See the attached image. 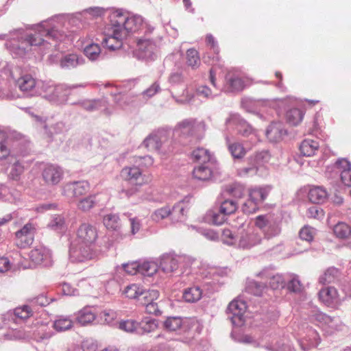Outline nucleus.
I'll list each match as a JSON object with an SVG mask.
<instances>
[{
	"mask_svg": "<svg viewBox=\"0 0 351 351\" xmlns=\"http://www.w3.org/2000/svg\"><path fill=\"white\" fill-rule=\"evenodd\" d=\"M110 19L112 23L121 31V35L128 36L129 33L137 32L143 25V18L138 15H131L121 10L111 13Z\"/></svg>",
	"mask_w": 351,
	"mask_h": 351,
	"instance_id": "f257e3e1",
	"label": "nucleus"
},
{
	"mask_svg": "<svg viewBox=\"0 0 351 351\" xmlns=\"http://www.w3.org/2000/svg\"><path fill=\"white\" fill-rule=\"evenodd\" d=\"M120 176L122 180L132 186L129 189L123 190V193L128 197L137 193L141 186L149 182L146 176L143 174L142 171L136 166L123 167L120 172Z\"/></svg>",
	"mask_w": 351,
	"mask_h": 351,
	"instance_id": "f03ea898",
	"label": "nucleus"
},
{
	"mask_svg": "<svg viewBox=\"0 0 351 351\" xmlns=\"http://www.w3.org/2000/svg\"><path fill=\"white\" fill-rule=\"evenodd\" d=\"M62 37V33L55 28L47 29L43 26H38L33 33L27 34L23 38L22 44H26L28 46H40L44 45L48 40H61Z\"/></svg>",
	"mask_w": 351,
	"mask_h": 351,
	"instance_id": "7ed1b4c3",
	"label": "nucleus"
},
{
	"mask_svg": "<svg viewBox=\"0 0 351 351\" xmlns=\"http://www.w3.org/2000/svg\"><path fill=\"white\" fill-rule=\"evenodd\" d=\"M94 245L79 242L70 250V258L73 262H85L97 256Z\"/></svg>",
	"mask_w": 351,
	"mask_h": 351,
	"instance_id": "20e7f679",
	"label": "nucleus"
},
{
	"mask_svg": "<svg viewBox=\"0 0 351 351\" xmlns=\"http://www.w3.org/2000/svg\"><path fill=\"white\" fill-rule=\"evenodd\" d=\"M64 170L57 165L48 164L42 170L41 176L47 186L58 185L64 178Z\"/></svg>",
	"mask_w": 351,
	"mask_h": 351,
	"instance_id": "39448f33",
	"label": "nucleus"
},
{
	"mask_svg": "<svg viewBox=\"0 0 351 351\" xmlns=\"http://www.w3.org/2000/svg\"><path fill=\"white\" fill-rule=\"evenodd\" d=\"M120 29L110 21L104 32V38L103 43L110 49H116L121 47L122 41L126 37L121 35Z\"/></svg>",
	"mask_w": 351,
	"mask_h": 351,
	"instance_id": "423d86ee",
	"label": "nucleus"
},
{
	"mask_svg": "<svg viewBox=\"0 0 351 351\" xmlns=\"http://www.w3.org/2000/svg\"><path fill=\"white\" fill-rule=\"evenodd\" d=\"M36 228L32 223H27L16 232V243L17 246L25 248L32 244L34 238Z\"/></svg>",
	"mask_w": 351,
	"mask_h": 351,
	"instance_id": "0eeeda50",
	"label": "nucleus"
},
{
	"mask_svg": "<svg viewBox=\"0 0 351 351\" xmlns=\"http://www.w3.org/2000/svg\"><path fill=\"white\" fill-rule=\"evenodd\" d=\"M319 298L322 302L330 307H337L343 300L338 291L334 287H326L319 291Z\"/></svg>",
	"mask_w": 351,
	"mask_h": 351,
	"instance_id": "6e6552de",
	"label": "nucleus"
},
{
	"mask_svg": "<svg viewBox=\"0 0 351 351\" xmlns=\"http://www.w3.org/2000/svg\"><path fill=\"white\" fill-rule=\"evenodd\" d=\"M77 239L79 242L94 245L98 234L97 228L89 223H82L77 230Z\"/></svg>",
	"mask_w": 351,
	"mask_h": 351,
	"instance_id": "1a4fd4ad",
	"label": "nucleus"
},
{
	"mask_svg": "<svg viewBox=\"0 0 351 351\" xmlns=\"http://www.w3.org/2000/svg\"><path fill=\"white\" fill-rule=\"evenodd\" d=\"M16 86L24 93H31L36 86V80L31 74L23 73L15 81Z\"/></svg>",
	"mask_w": 351,
	"mask_h": 351,
	"instance_id": "9d476101",
	"label": "nucleus"
},
{
	"mask_svg": "<svg viewBox=\"0 0 351 351\" xmlns=\"http://www.w3.org/2000/svg\"><path fill=\"white\" fill-rule=\"evenodd\" d=\"M247 309L246 303L241 300H234L228 306V312L232 314V319L235 322V319H238L239 321L242 320V317Z\"/></svg>",
	"mask_w": 351,
	"mask_h": 351,
	"instance_id": "9b49d317",
	"label": "nucleus"
},
{
	"mask_svg": "<svg viewBox=\"0 0 351 351\" xmlns=\"http://www.w3.org/2000/svg\"><path fill=\"white\" fill-rule=\"evenodd\" d=\"M90 186L87 182H74L68 183L64 186V191L66 193L68 191H71L73 195L75 197H80L86 195L89 191Z\"/></svg>",
	"mask_w": 351,
	"mask_h": 351,
	"instance_id": "f8f14e48",
	"label": "nucleus"
},
{
	"mask_svg": "<svg viewBox=\"0 0 351 351\" xmlns=\"http://www.w3.org/2000/svg\"><path fill=\"white\" fill-rule=\"evenodd\" d=\"M96 312L91 307H84L75 314V320L81 326L91 324L96 318Z\"/></svg>",
	"mask_w": 351,
	"mask_h": 351,
	"instance_id": "ddd939ff",
	"label": "nucleus"
},
{
	"mask_svg": "<svg viewBox=\"0 0 351 351\" xmlns=\"http://www.w3.org/2000/svg\"><path fill=\"white\" fill-rule=\"evenodd\" d=\"M337 168L341 172V179L342 182L351 186V164L346 159H340L336 162Z\"/></svg>",
	"mask_w": 351,
	"mask_h": 351,
	"instance_id": "4468645a",
	"label": "nucleus"
},
{
	"mask_svg": "<svg viewBox=\"0 0 351 351\" xmlns=\"http://www.w3.org/2000/svg\"><path fill=\"white\" fill-rule=\"evenodd\" d=\"M287 134L281 123H272L267 130L266 136L271 142H278L282 140Z\"/></svg>",
	"mask_w": 351,
	"mask_h": 351,
	"instance_id": "2eb2a0df",
	"label": "nucleus"
},
{
	"mask_svg": "<svg viewBox=\"0 0 351 351\" xmlns=\"http://www.w3.org/2000/svg\"><path fill=\"white\" fill-rule=\"evenodd\" d=\"M269 158V154L267 152H261L259 153H256L253 156H251L249 158V160L250 163L253 165L252 167L249 168H243L240 169L239 174L241 176H245L248 174L250 172H256V165L261 163L262 162L267 160Z\"/></svg>",
	"mask_w": 351,
	"mask_h": 351,
	"instance_id": "dca6fc26",
	"label": "nucleus"
},
{
	"mask_svg": "<svg viewBox=\"0 0 351 351\" xmlns=\"http://www.w3.org/2000/svg\"><path fill=\"white\" fill-rule=\"evenodd\" d=\"M319 147V143L311 139L304 140L300 146V153L304 156L311 157L315 155Z\"/></svg>",
	"mask_w": 351,
	"mask_h": 351,
	"instance_id": "f3484780",
	"label": "nucleus"
},
{
	"mask_svg": "<svg viewBox=\"0 0 351 351\" xmlns=\"http://www.w3.org/2000/svg\"><path fill=\"white\" fill-rule=\"evenodd\" d=\"M261 236L256 232L245 234L239 240V246L243 248H250L261 242Z\"/></svg>",
	"mask_w": 351,
	"mask_h": 351,
	"instance_id": "a211bd4d",
	"label": "nucleus"
},
{
	"mask_svg": "<svg viewBox=\"0 0 351 351\" xmlns=\"http://www.w3.org/2000/svg\"><path fill=\"white\" fill-rule=\"evenodd\" d=\"M138 50L144 53V57H149L156 48V44L150 38L144 36L137 40Z\"/></svg>",
	"mask_w": 351,
	"mask_h": 351,
	"instance_id": "6ab92c4d",
	"label": "nucleus"
},
{
	"mask_svg": "<svg viewBox=\"0 0 351 351\" xmlns=\"http://www.w3.org/2000/svg\"><path fill=\"white\" fill-rule=\"evenodd\" d=\"M304 113V110L302 108H290L286 113L287 121L292 125H297L302 122Z\"/></svg>",
	"mask_w": 351,
	"mask_h": 351,
	"instance_id": "aec40b11",
	"label": "nucleus"
},
{
	"mask_svg": "<svg viewBox=\"0 0 351 351\" xmlns=\"http://www.w3.org/2000/svg\"><path fill=\"white\" fill-rule=\"evenodd\" d=\"M328 197L326 191L320 186H313L308 192L310 201L315 204L324 202Z\"/></svg>",
	"mask_w": 351,
	"mask_h": 351,
	"instance_id": "412c9836",
	"label": "nucleus"
},
{
	"mask_svg": "<svg viewBox=\"0 0 351 351\" xmlns=\"http://www.w3.org/2000/svg\"><path fill=\"white\" fill-rule=\"evenodd\" d=\"M160 267L165 273H171L178 268V261L173 256L165 254L160 258Z\"/></svg>",
	"mask_w": 351,
	"mask_h": 351,
	"instance_id": "4be33fe9",
	"label": "nucleus"
},
{
	"mask_svg": "<svg viewBox=\"0 0 351 351\" xmlns=\"http://www.w3.org/2000/svg\"><path fill=\"white\" fill-rule=\"evenodd\" d=\"M29 256L33 265H37L49 258V253L44 248H35L30 251Z\"/></svg>",
	"mask_w": 351,
	"mask_h": 351,
	"instance_id": "5701e85b",
	"label": "nucleus"
},
{
	"mask_svg": "<svg viewBox=\"0 0 351 351\" xmlns=\"http://www.w3.org/2000/svg\"><path fill=\"white\" fill-rule=\"evenodd\" d=\"M189 209V204L184 202H179L176 204L172 210V214L178 221H182L184 219L185 216Z\"/></svg>",
	"mask_w": 351,
	"mask_h": 351,
	"instance_id": "b1692460",
	"label": "nucleus"
},
{
	"mask_svg": "<svg viewBox=\"0 0 351 351\" xmlns=\"http://www.w3.org/2000/svg\"><path fill=\"white\" fill-rule=\"evenodd\" d=\"M226 141L228 150L234 158L240 159L245 156L247 151L241 143L237 142L230 143L228 138Z\"/></svg>",
	"mask_w": 351,
	"mask_h": 351,
	"instance_id": "393cba45",
	"label": "nucleus"
},
{
	"mask_svg": "<svg viewBox=\"0 0 351 351\" xmlns=\"http://www.w3.org/2000/svg\"><path fill=\"white\" fill-rule=\"evenodd\" d=\"M202 295V291L198 287H191L184 290L183 298L187 302H196Z\"/></svg>",
	"mask_w": 351,
	"mask_h": 351,
	"instance_id": "a878e982",
	"label": "nucleus"
},
{
	"mask_svg": "<svg viewBox=\"0 0 351 351\" xmlns=\"http://www.w3.org/2000/svg\"><path fill=\"white\" fill-rule=\"evenodd\" d=\"M103 223L105 227L110 230H118L121 227V220L116 214H108L104 217Z\"/></svg>",
	"mask_w": 351,
	"mask_h": 351,
	"instance_id": "bb28decb",
	"label": "nucleus"
},
{
	"mask_svg": "<svg viewBox=\"0 0 351 351\" xmlns=\"http://www.w3.org/2000/svg\"><path fill=\"white\" fill-rule=\"evenodd\" d=\"M143 293V287L137 284L128 285L123 291V294L129 299H136Z\"/></svg>",
	"mask_w": 351,
	"mask_h": 351,
	"instance_id": "cd10ccee",
	"label": "nucleus"
},
{
	"mask_svg": "<svg viewBox=\"0 0 351 351\" xmlns=\"http://www.w3.org/2000/svg\"><path fill=\"white\" fill-rule=\"evenodd\" d=\"M172 214V210L169 206H165L156 209L151 215V219L155 222H160L167 219Z\"/></svg>",
	"mask_w": 351,
	"mask_h": 351,
	"instance_id": "c85d7f7f",
	"label": "nucleus"
},
{
	"mask_svg": "<svg viewBox=\"0 0 351 351\" xmlns=\"http://www.w3.org/2000/svg\"><path fill=\"white\" fill-rule=\"evenodd\" d=\"M73 321L66 317L61 316L56 319L53 324V328L58 332H63L73 327Z\"/></svg>",
	"mask_w": 351,
	"mask_h": 351,
	"instance_id": "c756f323",
	"label": "nucleus"
},
{
	"mask_svg": "<svg viewBox=\"0 0 351 351\" xmlns=\"http://www.w3.org/2000/svg\"><path fill=\"white\" fill-rule=\"evenodd\" d=\"M193 177L199 180H208L213 176L212 170L206 166H198L193 169Z\"/></svg>",
	"mask_w": 351,
	"mask_h": 351,
	"instance_id": "7c9ffc66",
	"label": "nucleus"
},
{
	"mask_svg": "<svg viewBox=\"0 0 351 351\" xmlns=\"http://www.w3.org/2000/svg\"><path fill=\"white\" fill-rule=\"evenodd\" d=\"M158 328L157 322L154 319H145L138 326V334L148 333L154 331Z\"/></svg>",
	"mask_w": 351,
	"mask_h": 351,
	"instance_id": "2f4dec72",
	"label": "nucleus"
},
{
	"mask_svg": "<svg viewBox=\"0 0 351 351\" xmlns=\"http://www.w3.org/2000/svg\"><path fill=\"white\" fill-rule=\"evenodd\" d=\"M268 195L266 189H253L250 191L249 199L258 205L263 202Z\"/></svg>",
	"mask_w": 351,
	"mask_h": 351,
	"instance_id": "473e14b6",
	"label": "nucleus"
},
{
	"mask_svg": "<svg viewBox=\"0 0 351 351\" xmlns=\"http://www.w3.org/2000/svg\"><path fill=\"white\" fill-rule=\"evenodd\" d=\"M158 269V266L154 261H145L140 263V273L144 276H152Z\"/></svg>",
	"mask_w": 351,
	"mask_h": 351,
	"instance_id": "72a5a7b5",
	"label": "nucleus"
},
{
	"mask_svg": "<svg viewBox=\"0 0 351 351\" xmlns=\"http://www.w3.org/2000/svg\"><path fill=\"white\" fill-rule=\"evenodd\" d=\"M79 64V58L76 54H68L60 60V66L63 69H71L77 66Z\"/></svg>",
	"mask_w": 351,
	"mask_h": 351,
	"instance_id": "f704fd0d",
	"label": "nucleus"
},
{
	"mask_svg": "<svg viewBox=\"0 0 351 351\" xmlns=\"http://www.w3.org/2000/svg\"><path fill=\"white\" fill-rule=\"evenodd\" d=\"M143 145L149 151H159L161 147V141L158 136L150 135L144 141Z\"/></svg>",
	"mask_w": 351,
	"mask_h": 351,
	"instance_id": "c9c22d12",
	"label": "nucleus"
},
{
	"mask_svg": "<svg viewBox=\"0 0 351 351\" xmlns=\"http://www.w3.org/2000/svg\"><path fill=\"white\" fill-rule=\"evenodd\" d=\"M245 87L243 80L238 76L230 77L228 79V90L229 91H241Z\"/></svg>",
	"mask_w": 351,
	"mask_h": 351,
	"instance_id": "e433bc0d",
	"label": "nucleus"
},
{
	"mask_svg": "<svg viewBox=\"0 0 351 351\" xmlns=\"http://www.w3.org/2000/svg\"><path fill=\"white\" fill-rule=\"evenodd\" d=\"M200 58L197 51L191 49L186 51V63L193 69H196L200 65Z\"/></svg>",
	"mask_w": 351,
	"mask_h": 351,
	"instance_id": "4c0bfd02",
	"label": "nucleus"
},
{
	"mask_svg": "<svg viewBox=\"0 0 351 351\" xmlns=\"http://www.w3.org/2000/svg\"><path fill=\"white\" fill-rule=\"evenodd\" d=\"M335 234L341 239L347 238L351 234L350 227L346 223H338L333 228Z\"/></svg>",
	"mask_w": 351,
	"mask_h": 351,
	"instance_id": "58836bf2",
	"label": "nucleus"
},
{
	"mask_svg": "<svg viewBox=\"0 0 351 351\" xmlns=\"http://www.w3.org/2000/svg\"><path fill=\"white\" fill-rule=\"evenodd\" d=\"M338 270L335 268L328 269L319 278V281L322 284H329L335 281L338 276Z\"/></svg>",
	"mask_w": 351,
	"mask_h": 351,
	"instance_id": "ea45409f",
	"label": "nucleus"
},
{
	"mask_svg": "<svg viewBox=\"0 0 351 351\" xmlns=\"http://www.w3.org/2000/svg\"><path fill=\"white\" fill-rule=\"evenodd\" d=\"M316 234V230L311 226H304L302 227L299 232L300 238L308 243L313 241L314 237Z\"/></svg>",
	"mask_w": 351,
	"mask_h": 351,
	"instance_id": "a19ab883",
	"label": "nucleus"
},
{
	"mask_svg": "<svg viewBox=\"0 0 351 351\" xmlns=\"http://www.w3.org/2000/svg\"><path fill=\"white\" fill-rule=\"evenodd\" d=\"M84 52L90 60H95L99 56L101 48L98 44L91 43L86 46Z\"/></svg>",
	"mask_w": 351,
	"mask_h": 351,
	"instance_id": "79ce46f5",
	"label": "nucleus"
},
{
	"mask_svg": "<svg viewBox=\"0 0 351 351\" xmlns=\"http://www.w3.org/2000/svg\"><path fill=\"white\" fill-rule=\"evenodd\" d=\"M237 208L238 206L236 202L227 199L221 204L220 212L225 215H228L234 213Z\"/></svg>",
	"mask_w": 351,
	"mask_h": 351,
	"instance_id": "37998d69",
	"label": "nucleus"
},
{
	"mask_svg": "<svg viewBox=\"0 0 351 351\" xmlns=\"http://www.w3.org/2000/svg\"><path fill=\"white\" fill-rule=\"evenodd\" d=\"M192 157L195 161L200 162H206L210 159L209 152L204 148H197L193 150Z\"/></svg>",
	"mask_w": 351,
	"mask_h": 351,
	"instance_id": "c03bdc74",
	"label": "nucleus"
},
{
	"mask_svg": "<svg viewBox=\"0 0 351 351\" xmlns=\"http://www.w3.org/2000/svg\"><path fill=\"white\" fill-rule=\"evenodd\" d=\"M95 196L90 195L81 199L77 204V208L82 211L86 212L93 208L95 205Z\"/></svg>",
	"mask_w": 351,
	"mask_h": 351,
	"instance_id": "a18cd8bd",
	"label": "nucleus"
},
{
	"mask_svg": "<svg viewBox=\"0 0 351 351\" xmlns=\"http://www.w3.org/2000/svg\"><path fill=\"white\" fill-rule=\"evenodd\" d=\"M138 323L134 320H125L120 322L119 324V328L127 332H134L138 333Z\"/></svg>",
	"mask_w": 351,
	"mask_h": 351,
	"instance_id": "49530a36",
	"label": "nucleus"
},
{
	"mask_svg": "<svg viewBox=\"0 0 351 351\" xmlns=\"http://www.w3.org/2000/svg\"><path fill=\"white\" fill-rule=\"evenodd\" d=\"M24 171V166L19 161L15 162L11 167L9 176L14 180H19Z\"/></svg>",
	"mask_w": 351,
	"mask_h": 351,
	"instance_id": "de8ad7c7",
	"label": "nucleus"
},
{
	"mask_svg": "<svg viewBox=\"0 0 351 351\" xmlns=\"http://www.w3.org/2000/svg\"><path fill=\"white\" fill-rule=\"evenodd\" d=\"M182 322L180 317H169L165 322V327L170 331H176L180 328Z\"/></svg>",
	"mask_w": 351,
	"mask_h": 351,
	"instance_id": "09e8293b",
	"label": "nucleus"
},
{
	"mask_svg": "<svg viewBox=\"0 0 351 351\" xmlns=\"http://www.w3.org/2000/svg\"><path fill=\"white\" fill-rule=\"evenodd\" d=\"M159 292L157 290H148L143 289V301L141 303L146 305V303H152L157 300L159 298Z\"/></svg>",
	"mask_w": 351,
	"mask_h": 351,
	"instance_id": "8fccbe9b",
	"label": "nucleus"
},
{
	"mask_svg": "<svg viewBox=\"0 0 351 351\" xmlns=\"http://www.w3.org/2000/svg\"><path fill=\"white\" fill-rule=\"evenodd\" d=\"M281 232V228L279 224L273 223L269 224L267 229L264 230L265 237L271 239L272 237L279 235Z\"/></svg>",
	"mask_w": 351,
	"mask_h": 351,
	"instance_id": "3c124183",
	"label": "nucleus"
},
{
	"mask_svg": "<svg viewBox=\"0 0 351 351\" xmlns=\"http://www.w3.org/2000/svg\"><path fill=\"white\" fill-rule=\"evenodd\" d=\"M271 216L268 215H258L255 219V225L263 231L271 224Z\"/></svg>",
	"mask_w": 351,
	"mask_h": 351,
	"instance_id": "603ef678",
	"label": "nucleus"
},
{
	"mask_svg": "<svg viewBox=\"0 0 351 351\" xmlns=\"http://www.w3.org/2000/svg\"><path fill=\"white\" fill-rule=\"evenodd\" d=\"M8 136L4 132V138L0 139V160L6 159L10 154V149L8 146Z\"/></svg>",
	"mask_w": 351,
	"mask_h": 351,
	"instance_id": "864d4df0",
	"label": "nucleus"
},
{
	"mask_svg": "<svg viewBox=\"0 0 351 351\" xmlns=\"http://www.w3.org/2000/svg\"><path fill=\"white\" fill-rule=\"evenodd\" d=\"M226 191L236 198H241L244 194V188L239 184H232L227 186Z\"/></svg>",
	"mask_w": 351,
	"mask_h": 351,
	"instance_id": "5fc2aeb1",
	"label": "nucleus"
},
{
	"mask_svg": "<svg viewBox=\"0 0 351 351\" xmlns=\"http://www.w3.org/2000/svg\"><path fill=\"white\" fill-rule=\"evenodd\" d=\"M314 321L317 322V324L320 326H324L325 325H329L333 321L332 318L327 315L318 312L313 315Z\"/></svg>",
	"mask_w": 351,
	"mask_h": 351,
	"instance_id": "6e6d98bb",
	"label": "nucleus"
},
{
	"mask_svg": "<svg viewBox=\"0 0 351 351\" xmlns=\"http://www.w3.org/2000/svg\"><path fill=\"white\" fill-rule=\"evenodd\" d=\"M269 284L272 289H278L285 287V280L281 275L276 274L269 278Z\"/></svg>",
	"mask_w": 351,
	"mask_h": 351,
	"instance_id": "4d7b16f0",
	"label": "nucleus"
},
{
	"mask_svg": "<svg viewBox=\"0 0 351 351\" xmlns=\"http://www.w3.org/2000/svg\"><path fill=\"white\" fill-rule=\"evenodd\" d=\"M124 271L130 275L140 273V263L137 261L129 262L122 265Z\"/></svg>",
	"mask_w": 351,
	"mask_h": 351,
	"instance_id": "13d9d810",
	"label": "nucleus"
},
{
	"mask_svg": "<svg viewBox=\"0 0 351 351\" xmlns=\"http://www.w3.org/2000/svg\"><path fill=\"white\" fill-rule=\"evenodd\" d=\"M14 315L20 319H27L32 315V309L29 306L24 305L15 308Z\"/></svg>",
	"mask_w": 351,
	"mask_h": 351,
	"instance_id": "bf43d9fd",
	"label": "nucleus"
},
{
	"mask_svg": "<svg viewBox=\"0 0 351 351\" xmlns=\"http://www.w3.org/2000/svg\"><path fill=\"white\" fill-rule=\"evenodd\" d=\"M206 40L208 45L210 46L213 49V52L216 53V56L213 57L212 64H215L219 62L220 58L218 56L219 49L215 41L214 37L212 35H207L206 38Z\"/></svg>",
	"mask_w": 351,
	"mask_h": 351,
	"instance_id": "052dcab7",
	"label": "nucleus"
},
{
	"mask_svg": "<svg viewBox=\"0 0 351 351\" xmlns=\"http://www.w3.org/2000/svg\"><path fill=\"white\" fill-rule=\"evenodd\" d=\"M82 348L83 351H97V342L92 339H87L82 341Z\"/></svg>",
	"mask_w": 351,
	"mask_h": 351,
	"instance_id": "680f3d73",
	"label": "nucleus"
},
{
	"mask_svg": "<svg viewBox=\"0 0 351 351\" xmlns=\"http://www.w3.org/2000/svg\"><path fill=\"white\" fill-rule=\"evenodd\" d=\"M258 205L248 199L242 206V210L246 214H252L256 212Z\"/></svg>",
	"mask_w": 351,
	"mask_h": 351,
	"instance_id": "e2e57ef3",
	"label": "nucleus"
},
{
	"mask_svg": "<svg viewBox=\"0 0 351 351\" xmlns=\"http://www.w3.org/2000/svg\"><path fill=\"white\" fill-rule=\"evenodd\" d=\"M100 316L107 324H110L117 317V313L113 310H105L101 313Z\"/></svg>",
	"mask_w": 351,
	"mask_h": 351,
	"instance_id": "0e129e2a",
	"label": "nucleus"
},
{
	"mask_svg": "<svg viewBox=\"0 0 351 351\" xmlns=\"http://www.w3.org/2000/svg\"><path fill=\"white\" fill-rule=\"evenodd\" d=\"M288 289L293 292H300L302 290V285L297 278H293L288 283Z\"/></svg>",
	"mask_w": 351,
	"mask_h": 351,
	"instance_id": "69168bd1",
	"label": "nucleus"
},
{
	"mask_svg": "<svg viewBox=\"0 0 351 351\" xmlns=\"http://www.w3.org/2000/svg\"><path fill=\"white\" fill-rule=\"evenodd\" d=\"M129 221L131 229L130 232L134 235L137 233L141 228V221L137 217H130Z\"/></svg>",
	"mask_w": 351,
	"mask_h": 351,
	"instance_id": "338daca9",
	"label": "nucleus"
},
{
	"mask_svg": "<svg viewBox=\"0 0 351 351\" xmlns=\"http://www.w3.org/2000/svg\"><path fill=\"white\" fill-rule=\"evenodd\" d=\"M64 224V219L58 216L56 217L49 223V226L55 230L61 229Z\"/></svg>",
	"mask_w": 351,
	"mask_h": 351,
	"instance_id": "774afa93",
	"label": "nucleus"
}]
</instances>
